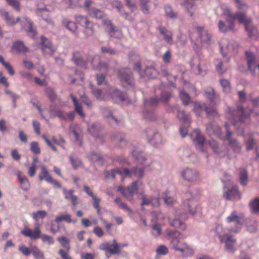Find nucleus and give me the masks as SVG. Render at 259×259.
<instances>
[{"instance_id":"53","label":"nucleus","mask_w":259,"mask_h":259,"mask_svg":"<svg viewBox=\"0 0 259 259\" xmlns=\"http://www.w3.org/2000/svg\"><path fill=\"white\" fill-rule=\"evenodd\" d=\"M228 142L229 146L233 149L234 152H239L240 151L241 146L237 140L234 139L229 140Z\"/></svg>"},{"instance_id":"19","label":"nucleus","mask_w":259,"mask_h":259,"mask_svg":"<svg viewBox=\"0 0 259 259\" xmlns=\"http://www.w3.org/2000/svg\"><path fill=\"white\" fill-rule=\"evenodd\" d=\"M167 110L169 112H174L177 111L178 112V118L182 121L185 124H190V118L189 114L185 113V111H180L179 108L178 106H174L173 107L167 108Z\"/></svg>"},{"instance_id":"42","label":"nucleus","mask_w":259,"mask_h":259,"mask_svg":"<svg viewBox=\"0 0 259 259\" xmlns=\"http://www.w3.org/2000/svg\"><path fill=\"white\" fill-rule=\"evenodd\" d=\"M13 49L17 53H25L28 51V49L24 46L22 41H17L13 44Z\"/></svg>"},{"instance_id":"28","label":"nucleus","mask_w":259,"mask_h":259,"mask_svg":"<svg viewBox=\"0 0 259 259\" xmlns=\"http://www.w3.org/2000/svg\"><path fill=\"white\" fill-rule=\"evenodd\" d=\"M224 196L227 200L235 199H239L240 198L238 188L236 186L233 187L231 189L225 192L224 193Z\"/></svg>"},{"instance_id":"63","label":"nucleus","mask_w":259,"mask_h":259,"mask_svg":"<svg viewBox=\"0 0 259 259\" xmlns=\"http://www.w3.org/2000/svg\"><path fill=\"white\" fill-rule=\"evenodd\" d=\"M152 233L153 236L157 237L159 236L161 233V229L160 226L156 223L155 224H152Z\"/></svg>"},{"instance_id":"8","label":"nucleus","mask_w":259,"mask_h":259,"mask_svg":"<svg viewBox=\"0 0 259 259\" xmlns=\"http://www.w3.org/2000/svg\"><path fill=\"white\" fill-rule=\"evenodd\" d=\"M245 54L248 70L253 76L259 75V60L250 51H245Z\"/></svg>"},{"instance_id":"9","label":"nucleus","mask_w":259,"mask_h":259,"mask_svg":"<svg viewBox=\"0 0 259 259\" xmlns=\"http://www.w3.org/2000/svg\"><path fill=\"white\" fill-rule=\"evenodd\" d=\"M158 103V100L155 98H151L144 102V109L143 110L144 117L150 120H154L156 116L154 113L153 108Z\"/></svg>"},{"instance_id":"45","label":"nucleus","mask_w":259,"mask_h":259,"mask_svg":"<svg viewBox=\"0 0 259 259\" xmlns=\"http://www.w3.org/2000/svg\"><path fill=\"white\" fill-rule=\"evenodd\" d=\"M164 12L165 16L169 18L176 19L177 18V13L169 5H166L164 7Z\"/></svg>"},{"instance_id":"43","label":"nucleus","mask_w":259,"mask_h":259,"mask_svg":"<svg viewBox=\"0 0 259 259\" xmlns=\"http://www.w3.org/2000/svg\"><path fill=\"white\" fill-rule=\"evenodd\" d=\"M71 99L72 100L73 103V105L75 107V110L76 112L81 117L84 116V114L82 111V108L81 105L78 103L77 99L75 98L74 96L72 94L70 95Z\"/></svg>"},{"instance_id":"58","label":"nucleus","mask_w":259,"mask_h":259,"mask_svg":"<svg viewBox=\"0 0 259 259\" xmlns=\"http://www.w3.org/2000/svg\"><path fill=\"white\" fill-rule=\"evenodd\" d=\"M151 216L152 217V221L155 222H160L164 219V215L159 212H152Z\"/></svg>"},{"instance_id":"15","label":"nucleus","mask_w":259,"mask_h":259,"mask_svg":"<svg viewBox=\"0 0 259 259\" xmlns=\"http://www.w3.org/2000/svg\"><path fill=\"white\" fill-rule=\"evenodd\" d=\"M207 134L209 136H214L221 139H223L221 128L214 122H210L206 125Z\"/></svg>"},{"instance_id":"52","label":"nucleus","mask_w":259,"mask_h":259,"mask_svg":"<svg viewBox=\"0 0 259 259\" xmlns=\"http://www.w3.org/2000/svg\"><path fill=\"white\" fill-rule=\"evenodd\" d=\"M90 15L96 19H101L104 16V13L97 9H92L89 11Z\"/></svg>"},{"instance_id":"29","label":"nucleus","mask_w":259,"mask_h":259,"mask_svg":"<svg viewBox=\"0 0 259 259\" xmlns=\"http://www.w3.org/2000/svg\"><path fill=\"white\" fill-rule=\"evenodd\" d=\"M183 204L187 208L191 214H194L196 213L197 203L193 198L185 200Z\"/></svg>"},{"instance_id":"49","label":"nucleus","mask_w":259,"mask_h":259,"mask_svg":"<svg viewBox=\"0 0 259 259\" xmlns=\"http://www.w3.org/2000/svg\"><path fill=\"white\" fill-rule=\"evenodd\" d=\"M115 203L119 206V207L122 209L123 210L128 212H132V209L126 205V203L123 202L120 198H116L114 200Z\"/></svg>"},{"instance_id":"34","label":"nucleus","mask_w":259,"mask_h":259,"mask_svg":"<svg viewBox=\"0 0 259 259\" xmlns=\"http://www.w3.org/2000/svg\"><path fill=\"white\" fill-rule=\"evenodd\" d=\"M204 95L206 98L209 100L211 103H215L217 102L218 95L215 93L213 88H207L205 91Z\"/></svg>"},{"instance_id":"22","label":"nucleus","mask_w":259,"mask_h":259,"mask_svg":"<svg viewBox=\"0 0 259 259\" xmlns=\"http://www.w3.org/2000/svg\"><path fill=\"white\" fill-rule=\"evenodd\" d=\"M220 49L222 52L226 50L227 53L230 55H235L238 53L239 45L237 42L232 40L230 41L226 47L220 46Z\"/></svg>"},{"instance_id":"16","label":"nucleus","mask_w":259,"mask_h":259,"mask_svg":"<svg viewBox=\"0 0 259 259\" xmlns=\"http://www.w3.org/2000/svg\"><path fill=\"white\" fill-rule=\"evenodd\" d=\"M181 175L184 180L187 182H194L198 179L199 175L196 169L187 167L181 171Z\"/></svg>"},{"instance_id":"64","label":"nucleus","mask_w":259,"mask_h":259,"mask_svg":"<svg viewBox=\"0 0 259 259\" xmlns=\"http://www.w3.org/2000/svg\"><path fill=\"white\" fill-rule=\"evenodd\" d=\"M132 155L138 162L141 164H144V162L146 159L143 155H141L140 153H139L136 150H135L132 152Z\"/></svg>"},{"instance_id":"59","label":"nucleus","mask_w":259,"mask_h":259,"mask_svg":"<svg viewBox=\"0 0 259 259\" xmlns=\"http://www.w3.org/2000/svg\"><path fill=\"white\" fill-rule=\"evenodd\" d=\"M257 222L254 220H250L249 222L247 224V230L250 232H253L257 229Z\"/></svg>"},{"instance_id":"11","label":"nucleus","mask_w":259,"mask_h":259,"mask_svg":"<svg viewBox=\"0 0 259 259\" xmlns=\"http://www.w3.org/2000/svg\"><path fill=\"white\" fill-rule=\"evenodd\" d=\"M186 220L187 217L185 213H181L179 211H176L175 218L171 217L168 218V222L169 225L175 228H179L182 230L186 229V225L180 219Z\"/></svg>"},{"instance_id":"41","label":"nucleus","mask_w":259,"mask_h":259,"mask_svg":"<svg viewBox=\"0 0 259 259\" xmlns=\"http://www.w3.org/2000/svg\"><path fill=\"white\" fill-rule=\"evenodd\" d=\"M139 5L142 12L146 14L150 13V0H139Z\"/></svg>"},{"instance_id":"27","label":"nucleus","mask_w":259,"mask_h":259,"mask_svg":"<svg viewBox=\"0 0 259 259\" xmlns=\"http://www.w3.org/2000/svg\"><path fill=\"white\" fill-rule=\"evenodd\" d=\"M159 31L160 34L163 36L165 41L168 44L171 45L173 43L172 32L164 27H159Z\"/></svg>"},{"instance_id":"6","label":"nucleus","mask_w":259,"mask_h":259,"mask_svg":"<svg viewBox=\"0 0 259 259\" xmlns=\"http://www.w3.org/2000/svg\"><path fill=\"white\" fill-rule=\"evenodd\" d=\"M228 110L227 117L232 120L233 125H235L237 121L244 122L249 116L241 105H237L236 110H233L231 108H228Z\"/></svg>"},{"instance_id":"24","label":"nucleus","mask_w":259,"mask_h":259,"mask_svg":"<svg viewBox=\"0 0 259 259\" xmlns=\"http://www.w3.org/2000/svg\"><path fill=\"white\" fill-rule=\"evenodd\" d=\"M194 2L195 0H180V3L185 8L190 15L192 16L196 10Z\"/></svg>"},{"instance_id":"46","label":"nucleus","mask_w":259,"mask_h":259,"mask_svg":"<svg viewBox=\"0 0 259 259\" xmlns=\"http://www.w3.org/2000/svg\"><path fill=\"white\" fill-rule=\"evenodd\" d=\"M35 259H45L44 253L36 246H32V253Z\"/></svg>"},{"instance_id":"1","label":"nucleus","mask_w":259,"mask_h":259,"mask_svg":"<svg viewBox=\"0 0 259 259\" xmlns=\"http://www.w3.org/2000/svg\"><path fill=\"white\" fill-rule=\"evenodd\" d=\"M222 10L223 15L225 17L227 24H226L223 21L220 20L218 24L220 31L226 33L229 31H234V20H237L240 23L244 24L245 30L247 32L249 37L257 36V29L252 25L251 20L246 18L245 13L239 12L233 14L231 9L228 7H222Z\"/></svg>"},{"instance_id":"50","label":"nucleus","mask_w":259,"mask_h":259,"mask_svg":"<svg viewBox=\"0 0 259 259\" xmlns=\"http://www.w3.org/2000/svg\"><path fill=\"white\" fill-rule=\"evenodd\" d=\"M45 93L51 102H54L57 100V95L52 88H47L45 90Z\"/></svg>"},{"instance_id":"39","label":"nucleus","mask_w":259,"mask_h":259,"mask_svg":"<svg viewBox=\"0 0 259 259\" xmlns=\"http://www.w3.org/2000/svg\"><path fill=\"white\" fill-rule=\"evenodd\" d=\"M157 74V71L154 66H150L146 67L144 71L143 76H146L148 77L153 78L156 77Z\"/></svg>"},{"instance_id":"2","label":"nucleus","mask_w":259,"mask_h":259,"mask_svg":"<svg viewBox=\"0 0 259 259\" xmlns=\"http://www.w3.org/2000/svg\"><path fill=\"white\" fill-rule=\"evenodd\" d=\"M166 232L167 235L171 238L170 245L173 249L182 253L193 254V250L186 242L179 241L180 239L185 238L184 235L178 231L170 229H167Z\"/></svg>"},{"instance_id":"55","label":"nucleus","mask_w":259,"mask_h":259,"mask_svg":"<svg viewBox=\"0 0 259 259\" xmlns=\"http://www.w3.org/2000/svg\"><path fill=\"white\" fill-rule=\"evenodd\" d=\"M103 24L105 27L107 31L108 32L109 35H113L112 33L114 31V27L111 23V21L108 20L104 19L103 20Z\"/></svg>"},{"instance_id":"60","label":"nucleus","mask_w":259,"mask_h":259,"mask_svg":"<svg viewBox=\"0 0 259 259\" xmlns=\"http://www.w3.org/2000/svg\"><path fill=\"white\" fill-rule=\"evenodd\" d=\"M30 150L35 154H39L41 151L38 143L37 142H32L30 143Z\"/></svg>"},{"instance_id":"17","label":"nucleus","mask_w":259,"mask_h":259,"mask_svg":"<svg viewBox=\"0 0 259 259\" xmlns=\"http://www.w3.org/2000/svg\"><path fill=\"white\" fill-rule=\"evenodd\" d=\"M41 51L46 55H52L55 51L56 48L51 41L44 36L41 37Z\"/></svg>"},{"instance_id":"14","label":"nucleus","mask_w":259,"mask_h":259,"mask_svg":"<svg viewBox=\"0 0 259 259\" xmlns=\"http://www.w3.org/2000/svg\"><path fill=\"white\" fill-rule=\"evenodd\" d=\"M191 136L193 140L197 143V149L202 152L206 153V150L204 147L205 139L199 130L196 128L191 134Z\"/></svg>"},{"instance_id":"13","label":"nucleus","mask_w":259,"mask_h":259,"mask_svg":"<svg viewBox=\"0 0 259 259\" xmlns=\"http://www.w3.org/2000/svg\"><path fill=\"white\" fill-rule=\"evenodd\" d=\"M194 106L193 110L197 116H199L203 110L208 116H215L217 114L216 110L214 107L209 108L205 104L195 103Z\"/></svg>"},{"instance_id":"3","label":"nucleus","mask_w":259,"mask_h":259,"mask_svg":"<svg viewBox=\"0 0 259 259\" xmlns=\"http://www.w3.org/2000/svg\"><path fill=\"white\" fill-rule=\"evenodd\" d=\"M47 215V212L45 210H38L32 213V218L35 221V228L32 230L28 227L26 226L24 229L21 231V233L26 237H29L32 240H36L40 237L41 231L40 230V224L39 221L43 220Z\"/></svg>"},{"instance_id":"18","label":"nucleus","mask_w":259,"mask_h":259,"mask_svg":"<svg viewBox=\"0 0 259 259\" xmlns=\"http://www.w3.org/2000/svg\"><path fill=\"white\" fill-rule=\"evenodd\" d=\"M226 222L228 223L232 222L235 223L236 225V227L235 228H231L227 230L228 231L230 230L231 232H237L239 229L240 228L241 217L240 215H238L236 211H233L229 216L226 218Z\"/></svg>"},{"instance_id":"38","label":"nucleus","mask_w":259,"mask_h":259,"mask_svg":"<svg viewBox=\"0 0 259 259\" xmlns=\"http://www.w3.org/2000/svg\"><path fill=\"white\" fill-rule=\"evenodd\" d=\"M250 211L252 213H259V197H255L251 200L249 203Z\"/></svg>"},{"instance_id":"44","label":"nucleus","mask_w":259,"mask_h":259,"mask_svg":"<svg viewBox=\"0 0 259 259\" xmlns=\"http://www.w3.org/2000/svg\"><path fill=\"white\" fill-rule=\"evenodd\" d=\"M112 97L113 98H117L120 101H124L126 100V96L120 92L119 90L116 89H112Z\"/></svg>"},{"instance_id":"48","label":"nucleus","mask_w":259,"mask_h":259,"mask_svg":"<svg viewBox=\"0 0 259 259\" xmlns=\"http://www.w3.org/2000/svg\"><path fill=\"white\" fill-rule=\"evenodd\" d=\"M179 96L182 101L183 104L185 106L188 105L191 102L189 95L184 91H180Z\"/></svg>"},{"instance_id":"36","label":"nucleus","mask_w":259,"mask_h":259,"mask_svg":"<svg viewBox=\"0 0 259 259\" xmlns=\"http://www.w3.org/2000/svg\"><path fill=\"white\" fill-rule=\"evenodd\" d=\"M63 24L70 31L75 35H77V27L76 23L66 19L63 20Z\"/></svg>"},{"instance_id":"26","label":"nucleus","mask_w":259,"mask_h":259,"mask_svg":"<svg viewBox=\"0 0 259 259\" xmlns=\"http://www.w3.org/2000/svg\"><path fill=\"white\" fill-rule=\"evenodd\" d=\"M112 139L114 143L118 144L120 147H123L126 145L127 141L125 136L122 133H115L112 136Z\"/></svg>"},{"instance_id":"61","label":"nucleus","mask_w":259,"mask_h":259,"mask_svg":"<svg viewBox=\"0 0 259 259\" xmlns=\"http://www.w3.org/2000/svg\"><path fill=\"white\" fill-rule=\"evenodd\" d=\"M44 242H47L49 245H52L54 243V240L52 236L47 235V234H43L40 235V237Z\"/></svg>"},{"instance_id":"33","label":"nucleus","mask_w":259,"mask_h":259,"mask_svg":"<svg viewBox=\"0 0 259 259\" xmlns=\"http://www.w3.org/2000/svg\"><path fill=\"white\" fill-rule=\"evenodd\" d=\"M207 143L215 154H221L224 151V148L222 146H220L217 142L213 139L209 140Z\"/></svg>"},{"instance_id":"56","label":"nucleus","mask_w":259,"mask_h":259,"mask_svg":"<svg viewBox=\"0 0 259 259\" xmlns=\"http://www.w3.org/2000/svg\"><path fill=\"white\" fill-rule=\"evenodd\" d=\"M89 156L90 159L93 162H97L100 164H102L103 158L99 154L93 152Z\"/></svg>"},{"instance_id":"10","label":"nucleus","mask_w":259,"mask_h":259,"mask_svg":"<svg viewBox=\"0 0 259 259\" xmlns=\"http://www.w3.org/2000/svg\"><path fill=\"white\" fill-rule=\"evenodd\" d=\"M77 22L84 27L83 31L84 38L92 36L94 34L93 24L85 17L79 15L76 17Z\"/></svg>"},{"instance_id":"57","label":"nucleus","mask_w":259,"mask_h":259,"mask_svg":"<svg viewBox=\"0 0 259 259\" xmlns=\"http://www.w3.org/2000/svg\"><path fill=\"white\" fill-rule=\"evenodd\" d=\"M18 250L25 256H29L32 253V247L29 248L24 244L19 246Z\"/></svg>"},{"instance_id":"20","label":"nucleus","mask_w":259,"mask_h":259,"mask_svg":"<svg viewBox=\"0 0 259 259\" xmlns=\"http://www.w3.org/2000/svg\"><path fill=\"white\" fill-rule=\"evenodd\" d=\"M20 187L22 190L27 191L30 189V183L27 178L20 170L16 172Z\"/></svg>"},{"instance_id":"23","label":"nucleus","mask_w":259,"mask_h":259,"mask_svg":"<svg viewBox=\"0 0 259 259\" xmlns=\"http://www.w3.org/2000/svg\"><path fill=\"white\" fill-rule=\"evenodd\" d=\"M196 30L202 43H207L210 41L211 35L207 29L203 27L198 26Z\"/></svg>"},{"instance_id":"31","label":"nucleus","mask_w":259,"mask_h":259,"mask_svg":"<svg viewBox=\"0 0 259 259\" xmlns=\"http://www.w3.org/2000/svg\"><path fill=\"white\" fill-rule=\"evenodd\" d=\"M72 59L77 65L83 67H86L87 62L83 59L80 52H74L73 54V57Z\"/></svg>"},{"instance_id":"30","label":"nucleus","mask_w":259,"mask_h":259,"mask_svg":"<svg viewBox=\"0 0 259 259\" xmlns=\"http://www.w3.org/2000/svg\"><path fill=\"white\" fill-rule=\"evenodd\" d=\"M37 7L39 12L38 15L45 12H52L54 10V8L52 6L48 5L47 2L43 0L37 1Z\"/></svg>"},{"instance_id":"40","label":"nucleus","mask_w":259,"mask_h":259,"mask_svg":"<svg viewBox=\"0 0 259 259\" xmlns=\"http://www.w3.org/2000/svg\"><path fill=\"white\" fill-rule=\"evenodd\" d=\"M239 181L240 184L245 186L248 183V174L245 168H240L239 171Z\"/></svg>"},{"instance_id":"51","label":"nucleus","mask_w":259,"mask_h":259,"mask_svg":"<svg viewBox=\"0 0 259 259\" xmlns=\"http://www.w3.org/2000/svg\"><path fill=\"white\" fill-rule=\"evenodd\" d=\"M57 240L61 243L62 246L64 248V250L69 251L70 249V246L69 244V241L65 237H61L57 238Z\"/></svg>"},{"instance_id":"62","label":"nucleus","mask_w":259,"mask_h":259,"mask_svg":"<svg viewBox=\"0 0 259 259\" xmlns=\"http://www.w3.org/2000/svg\"><path fill=\"white\" fill-rule=\"evenodd\" d=\"M171 97V93L170 91H163L161 92L160 101L163 102H167Z\"/></svg>"},{"instance_id":"47","label":"nucleus","mask_w":259,"mask_h":259,"mask_svg":"<svg viewBox=\"0 0 259 259\" xmlns=\"http://www.w3.org/2000/svg\"><path fill=\"white\" fill-rule=\"evenodd\" d=\"M127 246L126 244H118L117 243L116 240L114 239L113 240V244H112V246L113 247V249L111 250V254H118L120 253V248L125 247Z\"/></svg>"},{"instance_id":"54","label":"nucleus","mask_w":259,"mask_h":259,"mask_svg":"<svg viewBox=\"0 0 259 259\" xmlns=\"http://www.w3.org/2000/svg\"><path fill=\"white\" fill-rule=\"evenodd\" d=\"M220 83L224 92L229 93L231 92V85L228 80L224 79H221Z\"/></svg>"},{"instance_id":"32","label":"nucleus","mask_w":259,"mask_h":259,"mask_svg":"<svg viewBox=\"0 0 259 259\" xmlns=\"http://www.w3.org/2000/svg\"><path fill=\"white\" fill-rule=\"evenodd\" d=\"M41 171L39 174L38 178L39 181L45 180L47 182H49L52 180V176L49 174L46 166L44 165L40 166Z\"/></svg>"},{"instance_id":"37","label":"nucleus","mask_w":259,"mask_h":259,"mask_svg":"<svg viewBox=\"0 0 259 259\" xmlns=\"http://www.w3.org/2000/svg\"><path fill=\"white\" fill-rule=\"evenodd\" d=\"M55 221L58 224L63 221H65L68 223H75L76 222V220H72L71 215L68 213H64L56 217Z\"/></svg>"},{"instance_id":"7","label":"nucleus","mask_w":259,"mask_h":259,"mask_svg":"<svg viewBox=\"0 0 259 259\" xmlns=\"http://www.w3.org/2000/svg\"><path fill=\"white\" fill-rule=\"evenodd\" d=\"M118 77L123 88H130L134 86L135 81L130 69L128 68L120 69L118 72Z\"/></svg>"},{"instance_id":"5","label":"nucleus","mask_w":259,"mask_h":259,"mask_svg":"<svg viewBox=\"0 0 259 259\" xmlns=\"http://www.w3.org/2000/svg\"><path fill=\"white\" fill-rule=\"evenodd\" d=\"M145 167H135L131 170L126 168H116L106 171V177L108 178L114 179L116 175L120 176H135L138 178H141L144 176Z\"/></svg>"},{"instance_id":"12","label":"nucleus","mask_w":259,"mask_h":259,"mask_svg":"<svg viewBox=\"0 0 259 259\" xmlns=\"http://www.w3.org/2000/svg\"><path fill=\"white\" fill-rule=\"evenodd\" d=\"M137 182L132 183L126 189L122 186L118 188V191L124 196L128 201L133 200V196L138 193Z\"/></svg>"},{"instance_id":"4","label":"nucleus","mask_w":259,"mask_h":259,"mask_svg":"<svg viewBox=\"0 0 259 259\" xmlns=\"http://www.w3.org/2000/svg\"><path fill=\"white\" fill-rule=\"evenodd\" d=\"M215 232L220 242L225 244V250L230 252H234L235 250V244L236 241L234 237L228 233V230L223 228L221 225H218L216 227Z\"/></svg>"},{"instance_id":"25","label":"nucleus","mask_w":259,"mask_h":259,"mask_svg":"<svg viewBox=\"0 0 259 259\" xmlns=\"http://www.w3.org/2000/svg\"><path fill=\"white\" fill-rule=\"evenodd\" d=\"M0 15L5 19L7 25L10 26L14 25L20 21V17H17L15 20L7 11L3 9L0 10Z\"/></svg>"},{"instance_id":"21","label":"nucleus","mask_w":259,"mask_h":259,"mask_svg":"<svg viewBox=\"0 0 259 259\" xmlns=\"http://www.w3.org/2000/svg\"><path fill=\"white\" fill-rule=\"evenodd\" d=\"M21 24L27 33L31 34L32 37L34 36L36 33V31L33 27L32 22L28 18L26 17H23L22 20L21 21Z\"/></svg>"},{"instance_id":"35","label":"nucleus","mask_w":259,"mask_h":259,"mask_svg":"<svg viewBox=\"0 0 259 259\" xmlns=\"http://www.w3.org/2000/svg\"><path fill=\"white\" fill-rule=\"evenodd\" d=\"M102 111L104 116L108 119L109 122L111 123L113 122L118 123L117 119L113 115V112L109 109L105 107L102 108Z\"/></svg>"}]
</instances>
